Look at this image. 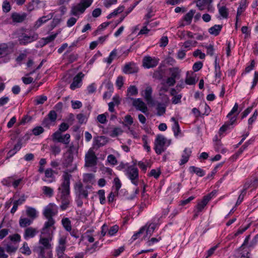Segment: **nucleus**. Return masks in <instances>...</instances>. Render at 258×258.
Segmentation results:
<instances>
[{"instance_id":"obj_1","label":"nucleus","mask_w":258,"mask_h":258,"mask_svg":"<svg viewBox=\"0 0 258 258\" xmlns=\"http://www.w3.org/2000/svg\"><path fill=\"white\" fill-rule=\"evenodd\" d=\"M77 169V165L71 169H68L63 172L62 176V182L58 188V194L56 199L60 201V208L61 211H64L69 207L70 205V179L72 175L70 173L73 172Z\"/></svg>"},{"instance_id":"obj_2","label":"nucleus","mask_w":258,"mask_h":258,"mask_svg":"<svg viewBox=\"0 0 258 258\" xmlns=\"http://www.w3.org/2000/svg\"><path fill=\"white\" fill-rule=\"evenodd\" d=\"M125 174L132 184L136 186L139 184V170L137 167L133 165L128 166L125 170Z\"/></svg>"},{"instance_id":"obj_3","label":"nucleus","mask_w":258,"mask_h":258,"mask_svg":"<svg viewBox=\"0 0 258 258\" xmlns=\"http://www.w3.org/2000/svg\"><path fill=\"white\" fill-rule=\"evenodd\" d=\"M167 140V139L163 135H158L154 143V150L158 155H160L164 152L166 148H164Z\"/></svg>"},{"instance_id":"obj_4","label":"nucleus","mask_w":258,"mask_h":258,"mask_svg":"<svg viewBox=\"0 0 258 258\" xmlns=\"http://www.w3.org/2000/svg\"><path fill=\"white\" fill-rule=\"evenodd\" d=\"M52 137L53 142H55L68 145L70 142L71 136L69 134H66L63 135L60 133L55 132L52 134Z\"/></svg>"},{"instance_id":"obj_5","label":"nucleus","mask_w":258,"mask_h":258,"mask_svg":"<svg viewBox=\"0 0 258 258\" xmlns=\"http://www.w3.org/2000/svg\"><path fill=\"white\" fill-rule=\"evenodd\" d=\"M75 192L79 199H88V191L85 189L80 181L76 183L74 186Z\"/></svg>"},{"instance_id":"obj_6","label":"nucleus","mask_w":258,"mask_h":258,"mask_svg":"<svg viewBox=\"0 0 258 258\" xmlns=\"http://www.w3.org/2000/svg\"><path fill=\"white\" fill-rule=\"evenodd\" d=\"M97 157L94 152L91 149L85 155V160L86 167H92L97 164Z\"/></svg>"},{"instance_id":"obj_7","label":"nucleus","mask_w":258,"mask_h":258,"mask_svg":"<svg viewBox=\"0 0 258 258\" xmlns=\"http://www.w3.org/2000/svg\"><path fill=\"white\" fill-rule=\"evenodd\" d=\"M38 38V35L36 33H33L29 35L23 33L19 38V43L21 45H26L28 43H31Z\"/></svg>"},{"instance_id":"obj_8","label":"nucleus","mask_w":258,"mask_h":258,"mask_svg":"<svg viewBox=\"0 0 258 258\" xmlns=\"http://www.w3.org/2000/svg\"><path fill=\"white\" fill-rule=\"evenodd\" d=\"M57 213V207L54 204L50 203L47 206L44 211L43 215L45 218H52Z\"/></svg>"},{"instance_id":"obj_9","label":"nucleus","mask_w":258,"mask_h":258,"mask_svg":"<svg viewBox=\"0 0 258 258\" xmlns=\"http://www.w3.org/2000/svg\"><path fill=\"white\" fill-rule=\"evenodd\" d=\"M159 61V58L155 57L153 58L150 56H147L143 58V66L147 69L154 68L157 66Z\"/></svg>"},{"instance_id":"obj_10","label":"nucleus","mask_w":258,"mask_h":258,"mask_svg":"<svg viewBox=\"0 0 258 258\" xmlns=\"http://www.w3.org/2000/svg\"><path fill=\"white\" fill-rule=\"evenodd\" d=\"M138 71L139 68L136 64L132 62L126 63L122 69V72L125 74L136 73Z\"/></svg>"},{"instance_id":"obj_11","label":"nucleus","mask_w":258,"mask_h":258,"mask_svg":"<svg viewBox=\"0 0 258 258\" xmlns=\"http://www.w3.org/2000/svg\"><path fill=\"white\" fill-rule=\"evenodd\" d=\"M133 105L137 110H140L144 113H146L148 110L146 104L140 98L133 99Z\"/></svg>"},{"instance_id":"obj_12","label":"nucleus","mask_w":258,"mask_h":258,"mask_svg":"<svg viewBox=\"0 0 258 258\" xmlns=\"http://www.w3.org/2000/svg\"><path fill=\"white\" fill-rule=\"evenodd\" d=\"M84 77V74L82 73H79L73 79V82L70 85V88L74 90L77 88H79L81 86L80 84L82 82V79Z\"/></svg>"},{"instance_id":"obj_13","label":"nucleus","mask_w":258,"mask_h":258,"mask_svg":"<svg viewBox=\"0 0 258 258\" xmlns=\"http://www.w3.org/2000/svg\"><path fill=\"white\" fill-rule=\"evenodd\" d=\"M46 218L47 219V221L45 222L44 226L42 229L41 234L42 235L51 234V231L49 228L52 226L55 223V221L53 218Z\"/></svg>"},{"instance_id":"obj_14","label":"nucleus","mask_w":258,"mask_h":258,"mask_svg":"<svg viewBox=\"0 0 258 258\" xmlns=\"http://www.w3.org/2000/svg\"><path fill=\"white\" fill-rule=\"evenodd\" d=\"M46 237H40L39 243L41 244L44 249H51V245L50 241L52 240L51 234H45Z\"/></svg>"},{"instance_id":"obj_15","label":"nucleus","mask_w":258,"mask_h":258,"mask_svg":"<svg viewBox=\"0 0 258 258\" xmlns=\"http://www.w3.org/2000/svg\"><path fill=\"white\" fill-rule=\"evenodd\" d=\"M67 237L61 236L58 239V245L56 247V253L63 252L66 249Z\"/></svg>"},{"instance_id":"obj_16","label":"nucleus","mask_w":258,"mask_h":258,"mask_svg":"<svg viewBox=\"0 0 258 258\" xmlns=\"http://www.w3.org/2000/svg\"><path fill=\"white\" fill-rule=\"evenodd\" d=\"M86 9L84 6H82L79 3L72 7L71 14L77 16L80 14H83Z\"/></svg>"},{"instance_id":"obj_17","label":"nucleus","mask_w":258,"mask_h":258,"mask_svg":"<svg viewBox=\"0 0 258 258\" xmlns=\"http://www.w3.org/2000/svg\"><path fill=\"white\" fill-rule=\"evenodd\" d=\"M27 14L25 13L19 14L18 13H13L11 15V18L14 22L22 23L26 18Z\"/></svg>"},{"instance_id":"obj_18","label":"nucleus","mask_w":258,"mask_h":258,"mask_svg":"<svg viewBox=\"0 0 258 258\" xmlns=\"http://www.w3.org/2000/svg\"><path fill=\"white\" fill-rule=\"evenodd\" d=\"M53 17V14L52 13H50L47 16H44L42 17L39 18L38 20L36 22L35 24V28L36 29L40 27L43 23H46L48 20L51 19Z\"/></svg>"},{"instance_id":"obj_19","label":"nucleus","mask_w":258,"mask_h":258,"mask_svg":"<svg viewBox=\"0 0 258 258\" xmlns=\"http://www.w3.org/2000/svg\"><path fill=\"white\" fill-rule=\"evenodd\" d=\"M191 151L190 149L185 148L182 154L181 159L180 161V165H182L188 162L189 157L191 155Z\"/></svg>"},{"instance_id":"obj_20","label":"nucleus","mask_w":258,"mask_h":258,"mask_svg":"<svg viewBox=\"0 0 258 258\" xmlns=\"http://www.w3.org/2000/svg\"><path fill=\"white\" fill-rule=\"evenodd\" d=\"M38 233V231L34 228L30 227L26 228L24 234V237L25 239H27L29 238L34 237L36 234Z\"/></svg>"},{"instance_id":"obj_21","label":"nucleus","mask_w":258,"mask_h":258,"mask_svg":"<svg viewBox=\"0 0 258 258\" xmlns=\"http://www.w3.org/2000/svg\"><path fill=\"white\" fill-rule=\"evenodd\" d=\"M57 35L58 33H55L45 38H42L41 40L39 41V43L41 46L43 47L44 45H46L47 43L53 41Z\"/></svg>"},{"instance_id":"obj_22","label":"nucleus","mask_w":258,"mask_h":258,"mask_svg":"<svg viewBox=\"0 0 258 258\" xmlns=\"http://www.w3.org/2000/svg\"><path fill=\"white\" fill-rule=\"evenodd\" d=\"M170 73V77L176 80L180 78L181 71L178 67H173L169 69Z\"/></svg>"},{"instance_id":"obj_23","label":"nucleus","mask_w":258,"mask_h":258,"mask_svg":"<svg viewBox=\"0 0 258 258\" xmlns=\"http://www.w3.org/2000/svg\"><path fill=\"white\" fill-rule=\"evenodd\" d=\"M189 171L190 173H195L200 177H203L205 175V171L203 169L194 166H191L189 167Z\"/></svg>"},{"instance_id":"obj_24","label":"nucleus","mask_w":258,"mask_h":258,"mask_svg":"<svg viewBox=\"0 0 258 258\" xmlns=\"http://www.w3.org/2000/svg\"><path fill=\"white\" fill-rule=\"evenodd\" d=\"M145 226L146 227L145 231L146 234L144 237V239H145L146 238H149L151 236L156 227V224L155 223H151L149 225L148 227H147V225Z\"/></svg>"},{"instance_id":"obj_25","label":"nucleus","mask_w":258,"mask_h":258,"mask_svg":"<svg viewBox=\"0 0 258 258\" xmlns=\"http://www.w3.org/2000/svg\"><path fill=\"white\" fill-rule=\"evenodd\" d=\"M223 26L222 25H215L209 29L210 34L215 36L218 35L221 32Z\"/></svg>"},{"instance_id":"obj_26","label":"nucleus","mask_w":258,"mask_h":258,"mask_svg":"<svg viewBox=\"0 0 258 258\" xmlns=\"http://www.w3.org/2000/svg\"><path fill=\"white\" fill-rule=\"evenodd\" d=\"M10 53V49L6 43L0 44V58L5 56Z\"/></svg>"},{"instance_id":"obj_27","label":"nucleus","mask_w":258,"mask_h":258,"mask_svg":"<svg viewBox=\"0 0 258 258\" xmlns=\"http://www.w3.org/2000/svg\"><path fill=\"white\" fill-rule=\"evenodd\" d=\"M171 120L174 122V123L172 125V129L174 132V135L175 137H177L179 133H180V129L179 127V124L177 120L175 119L174 117H172L171 118Z\"/></svg>"},{"instance_id":"obj_28","label":"nucleus","mask_w":258,"mask_h":258,"mask_svg":"<svg viewBox=\"0 0 258 258\" xmlns=\"http://www.w3.org/2000/svg\"><path fill=\"white\" fill-rule=\"evenodd\" d=\"M209 201L204 197L202 200L199 202L196 206V210L198 212H202Z\"/></svg>"},{"instance_id":"obj_29","label":"nucleus","mask_w":258,"mask_h":258,"mask_svg":"<svg viewBox=\"0 0 258 258\" xmlns=\"http://www.w3.org/2000/svg\"><path fill=\"white\" fill-rule=\"evenodd\" d=\"M61 224L67 231H71L72 230L71 222L68 218H64L61 220Z\"/></svg>"},{"instance_id":"obj_30","label":"nucleus","mask_w":258,"mask_h":258,"mask_svg":"<svg viewBox=\"0 0 258 258\" xmlns=\"http://www.w3.org/2000/svg\"><path fill=\"white\" fill-rule=\"evenodd\" d=\"M44 247L42 246H35L33 250L34 252L38 253L39 258H45Z\"/></svg>"},{"instance_id":"obj_31","label":"nucleus","mask_w":258,"mask_h":258,"mask_svg":"<svg viewBox=\"0 0 258 258\" xmlns=\"http://www.w3.org/2000/svg\"><path fill=\"white\" fill-rule=\"evenodd\" d=\"M74 160V156L68 155L64 158L62 164L63 167H68L72 165Z\"/></svg>"},{"instance_id":"obj_32","label":"nucleus","mask_w":258,"mask_h":258,"mask_svg":"<svg viewBox=\"0 0 258 258\" xmlns=\"http://www.w3.org/2000/svg\"><path fill=\"white\" fill-rule=\"evenodd\" d=\"M32 220L27 218H20L19 220V225L21 227H26L31 224Z\"/></svg>"},{"instance_id":"obj_33","label":"nucleus","mask_w":258,"mask_h":258,"mask_svg":"<svg viewBox=\"0 0 258 258\" xmlns=\"http://www.w3.org/2000/svg\"><path fill=\"white\" fill-rule=\"evenodd\" d=\"M105 138L104 136H97L94 138L93 146H97V148L102 147L105 145V143H101L102 140H104Z\"/></svg>"},{"instance_id":"obj_34","label":"nucleus","mask_w":258,"mask_h":258,"mask_svg":"<svg viewBox=\"0 0 258 258\" xmlns=\"http://www.w3.org/2000/svg\"><path fill=\"white\" fill-rule=\"evenodd\" d=\"M219 13L223 18H227L228 16V10L225 6L219 7L218 5Z\"/></svg>"},{"instance_id":"obj_35","label":"nucleus","mask_w":258,"mask_h":258,"mask_svg":"<svg viewBox=\"0 0 258 258\" xmlns=\"http://www.w3.org/2000/svg\"><path fill=\"white\" fill-rule=\"evenodd\" d=\"M42 189L43 191V194L48 197H52L53 195V188L47 186H44L42 187Z\"/></svg>"},{"instance_id":"obj_36","label":"nucleus","mask_w":258,"mask_h":258,"mask_svg":"<svg viewBox=\"0 0 258 258\" xmlns=\"http://www.w3.org/2000/svg\"><path fill=\"white\" fill-rule=\"evenodd\" d=\"M47 99V97L45 95L37 96L35 100V104L37 105L39 104H43L45 101Z\"/></svg>"},{"instance_id":"obj_37","label":"nucleus","mask_w":258,"mask_h":258,"mask_svg":"<svg viewBox=\"0 0 258 258\" xmlns=\"http://www.w3.org/2000/svg\"><path fill=\"white\" fill-rule=\"evenodd\" d=\"M152 89L151 87H147L145 90V98L147 101L152 100Z\"/></svg>"},{"instance_id":"obj_38","label":"nucleus","mask_w":258,"mask_h":258,"mask_svg":"<svg viewBox=\"0 0 258 258\" xmlns=\"http://www.w3.org/2000/svg\"><path fill=\"white\" fill-rule=\"evenodd\" d=\"M213 0H200L199 2H197V6L198 7L199 10L202 11L204 10V6L207 4H210L212 2Z\"/></svg>"},{"instance_id":"obj_39","label":"nucleus","mask_w":258,"mask_h":258,"mask_svg":"<svg viewBox=\"0 0 258 258\" xmlns=\"http://www.w3.org/2000/svg\"><path fill=\"white\" fill-rule=\"evenodd\" d=\"M26 213L28 216L32 218V220L37 217L36 211L33 208H28L26 210Z\"/></svg>"},{"instance_id":"obj_40","label":"nucleus","mask_w":258,"mask_h":258,"mask_svg":"<svg viewBox=\"0 0 258 258\" xmlns=\"http://www.w3.org/2000/svg\"><path fill=\"white\" fill-rule=\"evenodd\" d=\"M146 227L143 226L141 227L140 230L136 232L132 237L131 240L132 241H134L136 240L137 239H138L139 237L141 236L142 234L144 233V232L145 231Z\"/></svg>"},{"instance_id":"obj_41","label":"nucleus","mask_w":258,"mask_h":258,"mask_svg":"<svg viewBox=\"0 0 258 258\" xmlns=\"http://www.w3.org/2000/svg\"><path fill=\"white\" fill-rule=\"evenodd\" d=\"M117 54V50L116 49H114L110 53L108 57H107L105 59V61L108 64H110L113 60L114 58V57L116 56Z\"/></svg>"},{"instance_id":"obj_42","label":"nucleus","mask_w":258,"mask_h":258,"mask_svg":"<svg viewBox=\"0 0 258 258\" xmlns=\"http://www.w3.org/2000/svg\"><path fill=\"white\" fill-rule=\"evenodd\" d=\"M196 11L194 10H190L184 17V20L188 22L190 24L191 22L192 19L194 17Z\"/></svg>"},{"instance_id":"obj_43","label":"nucleus","mask_w":258,"mask_h":258,"mask_svg":"<svg viewBox=\"0 0 258 258\" xmlns=\"http://www.w3.org/2000/svg\"><path fill=\"white\" fill-rule=\"evenodd\" d=\"M94 179V175L92 173H86L83 175V182L92 183Z\"/></svg>"},{"instance_id":"obj_44","label":"nucleus","mask_w":258,"mask_h":258,"mask_svg":"<svg viewBox=\"0 0 258 258\" xmlns=\"http://www.w3.org/2000/svg\"><path fill=\"white\" fill-rule=\"evenodd\" d=\"M164 72L160 69L155 71L153 74V77L156 79L160 80L163 78Z\"/></svg>"},{"instance_id":"obj_45","label":"nucleus","mask_w":258,"mask_h":258,"mask_svg":"<svg viewBox=\"0 0 258 258\" xmlns=\"http://www.w3.org/2000/svg\"><path fill=\"white\" fill-rule=\"evenodd\" d=\"M253 142V141L252 140H249L247 142H246L241 147V148L238 150V151L237 152V155H239L241 154L244 150H245L247 147L252 144Z\"/></svg>"},{"instance_id":"obj_46","label":"nucleus","mask_w":258,"mask_h":258,"mask_svg":"<svg viewBox=\"0 0 258 258\" xmlns=\"http://www.w3.org/2000/svg\"><path fill=\"white\" fill-rule=\"evenodd\" d=\"M233 127L231 124H229L228 121L225 122V123L220 128L219 133L222 134L225 131L232 128Z\"/></svg>"},{"instance_id":"obj_47","label":"nucleus","mask_w":258,"mask_h":258,"mask_svg":"<svg viewBox=\"0 0 258 258\" xmlns=\"http://www.w3.org/2000/svg\"><path fill=\"white\" fill-rule=\"evenodd\" d=\"M21 252L27 255H29L31 253V251L29 247L27 242H25L23 243V246L21 248Z\"/></svg>"},{"instance_id":"obj_48","label":"nucleus","mask_w":258,"mask_h":258,"mask_svg":"<svg viewBox=\"0 0 258 258\" xmlns=\"http://www.w3.org/2000/svg\"><path fill=\"white\" fill-rule=\"evenodd\" d=\"M157 110L158 115L161 116L165 113L166 107L164 104L159 103L157 106Z\"/></svg>"},{"instance_id":"obj_49","label":"nucleus","mask_w":258,"mask_h":258,"mask_svg":"<svg viewBox=\"0 0 258 258\" xmlns=\"http://www.w3.org/2000/svg\"><path fill=\"white\" fill-rule=\"evenodd\" d=\"M50 151L53 155L56 156L60 153L61 149L59 146L53 145L50 146Z\"/></svg>"},{"instance_id":"obj_50","label":"nucleus","mask_w":258,"mask_h":258,"mask_svg":"<svg viewBox=\"0 0 258 258\" xmlns=\"http://www.w3.org/2000/svg\"><path fill=\"white\" fill-rule=\"evenodd\" d=\"M113 182L114 186L115 187V192H116V194L117 195L118 193V190H119L121 186V183L118 177L114 178L113 180Z\"/></svg>"},{"instance_id":"obj_51","label":"nucleus","mask_w":258,"mask_h":258,"mask_svg":"<svg viewBox=\"0 0 258 258\" xmlns=\"http://www.w3.org/2000/svg\"><path fill=\"white\" fill-rule=\"evenodd\" d=\"M98 195L99 197L100 203L101 204H104L105 203V191L103 189H100L98 191Z\"/></svg>"},{"instance_id":"obj_52","label":"nucleus","mask_w":258,"mask_h":258,"mask_svg":"<svg viewBox=\"0 0 258 258\" xmlns=\"http://www.w3.org/2000/svg\"><path fill=\"white\" fill-rule=\"evenodd\" d=\"M127 93L131 96L137 95L138 93L137 88L135 86H130L127 89Z\"/></svg>"},{"instance_id":"obj_53","label":"nucleus","mask_w":258,"mask_h":258,"mask_svg":"<svg viewBox=\"0 0 258 258\" xmlns=\"http://www.w3.org/2000/svg\"><path fill=\"white\" fill-rule=\"evenodd\" d=\"M47 116L48 120L49 119L51 122L55 121L57 118V114L54 110L50 111Z\"/></svg>"},{"instance_id":"obj_54","label":"nucleus","mask_w":258,"mask_h":258,"mask_svg":"<svg viewBox=\"0 0 258 258\" xmlns=\"http://www.w3.org/2000/svg\"><path fill=\"white\" fill-rule=\"evenodd\" d=\"M161 172L160 169H152L149 174L150 176H153L155 178L157 179L160 175Z\"/></svg>"},{"instance_id":"obj_55","label":"nucleus","mask_w":258,"mask_h":258,"mask_svg":"<svg viewBox=\"0 0 258 258\" xmlns=\"http://www.w3.org/2000/svg\"><path fill=\"white\" fill-rule=\"evenodd\" d=\"M69 127V125L68 124L65 122H62L59 125L58 130L56 132L61 133L62 132H64L68 130Z\"/></svg>"},{"instance_id":"obj_56","label":"nucleus","mask_w":258,"mask_h":258,"mask_svg":"<svg viewBox=\"0 0 258 258\" xmlns=\"http://www.w3.org/2000/svg\"><path fill=\"white\" fill-rule=\"evenodd\" d=\"M124 83L123 77L121 76H119L117 78L116 80L115 84L118 89H120L123 86Z\"/></svg>"},{"instance_id":"obj_57","label":"nucleus","mask_w":258,"mask_h":258,"mask_svg":"<svg viewBox=\"0 0 258 258\" xmlns=\"http://www.w3.org/2000/svg\"><path fill=\"white\" fill-rule=\"evenodd\" d=\"M77 118L78 120L79 123L83 124L86 123L87 118L83 113H79L77 115Z\"/></svg>"},{"instance_id":"obj_58","label":"nucleus","mask_w":258,"mask_h":258,"mask_svg":"<svg viewBox=\"0 0 258 258\" xmlns=\"http://www.w3.org/2000/svg\"><path fill=\"white\" fill-rule=\"evenodd\" d=\"M108 230V234L110 236H113L118 231V226L116 225H114L111 227Z\"/></svg>"},{"instance_id":"obj_59","label":"nucleus","mask_w":258,"mask_h":258,"mask_svg":"<svg viewBox=\"0 0 258 258\" xmlns=\"http://www.w3.org/2000/svg\"><path fill=\"white\" fill-rule=\"evenodd\" d=\"M203 66V64L202 61H197L194 64L192 69L195 72H198L202 68Z\"/></svg>"},{"instance_id":"obj_60","label":"nucleus","mask_w":258,"mask_h":258,"mask_svg":"<svg viewBox=\"0 0 258 258\" xmlns=\"http://www.w3.org/2000/svg\"><path fill=\"white\" fill-rule=\"evenodd\" d=\"M44 132V129L41 126H37L34 128L32 130L33 134L35 136L39 135Z\"/></svg>"},{"instance_id":"obj_61","label":"nucleus","mask_w":258,"mask_h":258,"mask_svg":"<svg viewBox=\"0 0 258 258\" xmlns=\"http://www.w3.org/2000/svg\"><path fill=\"white\" fill-rule=\"evenodd\" d=\"M72 108L74 109H79L82 107V103L80 101H71Z\"/></svg>"},{"instance_id":"obj_62","label":"nucleus","mask_w":258,"mask_h":258,"mask_svg":"<svg viewBox=\"0 0 258 258\" xmlns=\"http://www.w3.org/2000/svg\"><path fill=\"white\" fill-rule=\"evenodd\" d=\"M93 0H80V4L86 9L89 8L92 4Z\"/></svg>"},{"instance_id":"obj_63","label":"nucleus","mask_w":258,"mask_h":258,"mask_svg":"<svg viewBox=\"0 0 258 258\" xmlns=\"http://www.w3.org/2000/svg\"><path fill=\"white\" fill-rule=\"evenodd\" d=\"M182 98L181 94H178L173 96L172 98V102L173 104H176L181 102V99Z\"/></svg>"},{"instance_id":"obj_64","label":"nucleus","mask_w":258,"mask_h":258,"mask_svg":"<svg viewBox=\"0 0 258 258\" xmlns=\"http://www.w3.org/2000/svg\"><path fill=\"white\" fill-rule=\"evenodd\" d=\"M97 120L98 122L102 124H104L106 122V116L105 114H99L97 116Z\"/></svg>"}]
</instances>
